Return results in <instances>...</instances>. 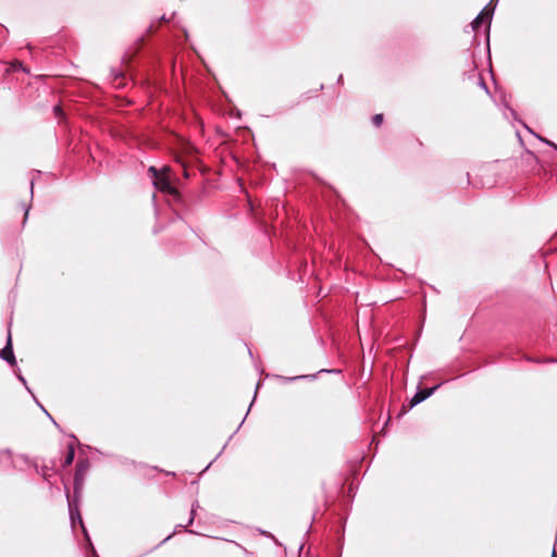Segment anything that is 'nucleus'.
Listing matches in <instances>:
<instances>
[{
  "label": "nucleus",
  "instance_id": "31",
  "mask_svg": "<svg viewBox=\"0 0 557 557\" xmlns=\"http://www.w3.org/2000/svg\"><path fill=\"white\" fill-rule=\"evenodd\" d=\"M251 407H252V403H251V404H249L248 409H247V412H250ZM247 414H248V413H246V416H247Z\"/></svg>",
  "mask_w": 557,
  "mask_h": 557
},
{
  "label": "nucleus",
  "instance_id": "33",
  "mask_svg": "<svg viewBox=\"0 0 557 557\" xmlns=\"http://www.w3.org/2000/svg\"><path fill=\"white\" fill-rule=\"evenodd\" d=\"M213 461H211L208 466H206L205 470L206 471L207 469H209V467L212 465Z\"/></svg>",
  "mask_w": 557,
  "mask_h": 557
},
{
  "label": "nucleus",
  "instance_id": "6",
  "mask_svg": "<svg viewBox=\"0 0 557 557\" xmlns=\"http://www.w3.org/2000/svg\"><path fill=\"white\" fill-rule=\"evenodd\" d=\"M69 516H70V521H71V524L72 527L74 528L76 522H78L82 527V530L84 532V535H85V539L87 541H89V534L84 525V522H83V519H82V515H81V511H79V508H69Z\"/></svg>",
  "mask_w": 557,
  "mask_h": 557
},
{
  "label": "nucleus",
  "instance_id": "1",
  "mask_svg": "<svg viewBox=\"0 0 557 557\" xmlns=\"http://www.w3.org/2000/svg\"><path fill=\"white\" fill-rule=\"evenodd\" d=\"M443 383L436 384L432 387H420L418 386L416 394L411 397L409 401L408 408L404 407L401 410V414L406 413L408 410L412 409L420 403L426 400L429 397H431L441 386Z\"/></svg>",
  "mask_w": 557,
  "mask_h": 557
},
{
  "label": "nucleus",
  "instance_id": "3",
  "mask_svg": "<svg viewBox=\"0 0 557 557\" xmlns=\"http://www.w3.org/2000/svg\"><path fill=\"white\" fill-rule=\"evenodd\" d=\"M65 495L67 499V507L69 508H79L81 499H82V492L83 486H79V482L77 484H73V494L71 495L67 487L65 486Z\"/></svg>",
  "mask_w": 557,
  "mask_h": 557
},
{
  "label": "nucleus",
  "instance_id": "18",
  "mask_svg": "<svg viewBox=\"0 0 557 557\" xmlns=\"http://www.w3.org/2000/svg\"><path fill=\"white\" fill-rule=\"evenodd\" d=\"M506 109L510 112V114L513 116L515 120H518L517 113L512 108H510L508 104H506Z\"/></svg>",
  "mask_w": 557,
  "mask_h": 557
},
{
  "label": "nucleus",
  "instance_id": "21",
  "mask_svg": "<svg viewBox=\"0 0 557 557\" xmlns=\"http://www.w3.org/2000/svg\"><path fill=\"white\" fill-rule=\"evenodd\" d=\"M480 85H481V87H482V88H484V89H485V91H486V92H488L487 86H486V84L484 83L483 78H480Z\"/></svg>",
  "mask_w": 557,
  "mask_h": 557
},
{
  "label": "nucleus",
  "instance_id": "12",
  "mask_svg": "<svg viewBox=\"0 0 557 557\" xmlns=\"http://www.w3.org/2000/svg\"><path fill=\"white\" fill-rule=\"evenodd\" d=\"M53 113H54L55 117H58L60 120L64 117L63 109L59 104L53 107Z\"/></svg>",
  "mask_w": 557,
  "mask_h": 557
},
{
  "label": "nucleus",
  "instance_id": "5",
  "mask_svg": "<svg viewBox=\"0 0 557 557\" xmlns=\"http://www.w3.org/2000/svg\"><path fill=\"white\" fill-rule=\"evenodd\" d=\"M153 186L163 193L171 194L176 196V189L173 187L171 181L166 176H159L157 180H153Z\"/></svg>",
  "mask_w": 557,
  "mask_h": 557
},
{
  "label": "nucleus",
  "instance_id": "27",
  "mask_svg": "<svg viewBox=\"0 0 557 557\" xmlns=\"http://www.w3.org/2000/svg\"><path fill=\"white\" fill-rule=\"evenodd\" d=\"M70 437L74 441V442H77V437L74 435V434H71Z\"/></svg>",
  "mask_w": 557,
  "mask_h": 557
},
{
  "label": "nucleus",
  "instance_id": "22",
  "mask_svg": "<svg viewBox=\"0 0 557 557\" xmlns=\"http://www.w3.org/2000/svg\"><path fill=\"white\" fill-rule=\"evenodd\" d=\"M29 189H30V197L33 198V194H34V191H33V189H34V181H30V187H29Z\"/></svg>",
  "mask_w": 557,
  "mask_h": 557
},
{
  "label": "nucleus",
  "instance_id": "2",
  "mask_svg": "<svg viewBox=\"0 0 557 557\" xmlns=\"http://www.w3.org/2000/svg\"><path fill=\"white\" fill-rule=\"evenodd\" d=\"M0 358L10 366L16 364V358L13 350L11 330H8V337L4 347L0 351Z\"/></svg>",
  "mask_w": 557,
  "mask_h": 557
},
{
  "label": "nucleus",
  "instance_id": "29",
  "mask_svg": "<svg viewBox=\"0 0 557 557\" xmlns=\"http://www.w3.org/2000/svg\"><path fill=\"white\" fill-rule=\"evenodd\" d=\"M251 407H252V403H251V404H249L248 409H247V412H250ZM247 414H248V413H246V416H247Z\"/></svg>",
  "mask_w": 557,
  "mask_h": 557
},
{
  "label": "nucleus",
  "instance_id": "30",
  "mask_svg": "<svg viewBox=\"0 0 557 557\" xmlns=\"http://www.w3.org/2000/svg\"><path fill=\"white\" fill-rule=\"evenodd\" d=\"M251 407H252V403H251V404H249L248 409H247V412H250ZM247 414H248V413H246V416H247Z\"/></svg>",
  "mask_w": 557,
  "mask_h": 557
},
{
  "label": "nucleus",
  "instance_id": "34",
  "mask_svg": "<svg viewBox=\"0 0 557 557\" xmlns=\"http://www.w3.org/2000/svg\"><path fill=\"white\" fill-rule=\"evenodd\" d=\"M87 542L90 544L91 549H95V546H92L91 541L89 540V541H87Z\"/></svg>",
  "mask_w": 557,
  "mask_h": 557
},
{
  "label": "nucleus",
  "instance_id": "7",
  "mask_svg": "<svg viewBox=\"0 0 557 557\" xmlns=\"http://www.w3.org/2000/svg\"><path fill=\"white\" fill-rule=\"evenodd\" d=\"M273 376L283 383L304 381V380L314 381L317 379V374H301V375H295V376H284V375L275 374Z\"/></svg>",
  "mask_w": 557,
  "mask_h": 557
},
{
  "label": "nucleus",
  "instance_id": "16",
  "mask_svg": "<svg viewBox=\"0 0 557 557\" xmlns=\"http://www.w3.org/2000/svg\"><path fill=\"white\" fill-rule=\"evenodd\" d=\"M537 138H539L541 141H543V143H545L546 145H548L549 147H553V148L557 151V145H556L555 143H553V141H550V140L546 139V138H543V137H541V136H537Z\"/></svg>",
  "mask_w": 557,
  "mask_h": 557
},
{
  "label": "nucleus",
  "instance_id": "15",
  "mask_svg": "<svg viewBox=\"0 0 557 557\" xmlns=\"http://www.w3.org/2000/svg\"><path fill=\"white\" fill-rule=\"evenodd\" d=\"M148 173H150V174H151V176L153 177V180H157V177H159V176H160V175H159V172H158V170H157V168H156V166H153V165L149 166V169H148Z\"/></svg>",
  "mask_w": 557,
  "mask_h": 557
},
{
  "label": "nucleus",
  "instance_id": "23",
  "mask_svg": "<svg viewBox=\"0 0 557 557\" xmlns=\"http://www.w3.org/2000/svg\"><path fill=\"white\" fill-rule=\"evenodd\" d=\"M174 532L171 533L170 535H168L162 542L161 544L165 543L166 541H169L172 536H173Z\"/></svg>",
  "mask_w": 557,
  "mask_h": 557
},
{
  "label": "nucleus",
  "instance_id": "8",
  "mask_svg": "<svg viewBox=\"0 0 557 557\" xmlns=\"http://www.w3.org/2000/svg\"><path fill=\"white\" fill-rule=\"evenodd\" d=\"M74 458H75V447H74V443H70L67 445V451H66V455L63 459V462H62V467L63 468H66L69 466H71L74 461Z\"/></svg>",
  "mask_w": 557,
  "mask_h": 557
},
{
  "label": "nucleus",
  "instance_id": "38",
  "mask_svg": "<svg viewBox=\"0 0 557 557\" xmlns=\"http://www.w3.org/2000/svg\"><path fill=\"white\" fill-rule=\"evenodd\" d=\"M96 557H98V556H96Z\"/></svg>",
  "mask_w": 557,
  "mask_h": 557
},
{
  "label": "nucleus",
  "instance_id": "11",
  "mask_svg": "<svg viewBox=\"0 0 557 557\" xmlns=\"http://www.w3.org/2000/svg\"><path fill=\"white\" fill-rule=\"evenodd\" d=\"M383 120H384L383 114L382 113H377V114L373 115L372 123H373L374 126L379 127V126L382 125Z\"/></svg>",
  "mask_w": 557,
  "mask_h": 557
},
{
  "label": "nucleus",
  "instance_id": "35",
  "mask_svg": "<svg viewBox=\"0 0 557 557\" xmlns=\"http://www.w3.org/2000/svg\"><path fill=\"white\" fill-rule=\"evenodd\" d=\"M160 20H161V21H165V16H164V15H162V16L160 17Z\"/></svg>",
  "mask_w": 557,
  "mask_h": 557
},
{
  "label": "nucleus",
  "instance_id": "26",
  "mask_svg": "<svg viewBox=\"0 0 557 557\" xmlns=\"http://www.w3.org/2000/svg\"><path fill=\"white\" fill-rule=\"evenodd\" d=\"M245 419L240 422V424H238V428L236 429V431L234 432V434L239 430V428H242L243 423H244Z\"/></svg>",
  "mask_w": 557,
  "mask_h": 557
},
{
  "label": "nucleus",
  "instance_id": "20",
  "mask_svg": "<svg viewBox=\"0 0 557 557\" xmlns=\"http://www.w3.org/2000/svg\"><path fill=\"white\" fill-rule=\"evenodd\" d=\"M0 454H7V455L9 456V458H11V457H12V450H11V449H9V448H7V449H4V450H1V451H0Z\"/></svg>",
  "mask_w": 557,
  "mask_h": 557
},
{
  "label": "nucleus",
  "instance_id": "4",
  "mask_svg": "<svg viewBox=\"0 0 557 557\" xmlns=\"http://www.w3.org/2000/svg\"><path fill=\"white\" fill-rule=\"evenodd\" d=\"M89 468V460L87 458L79 459L76 463L75 473H74V484L79 482V486L84 487L85 474Z\"/></svg>",
  "mask_w": 557,
  "mask_h": 557
},
{
  "label": "nucleus",
  "instance_id": "9",
  "mask_svg": "<svg viewBox=\"0 0 557 557\" xmlns=\"http://www.w3.org/2000/svg\"><path fill=\"white\" fill-rule=\"evenodd\" d=\"M198 506H199L198 502H195L191 505L190 516H189V519L187 520V524L186 525L177 524L176 528H184L186 532L191 533V534H197L195 531L188 530L186 528L194 523V520H195V517H196V507H198Z\"/></svg>",
  "mask_w": 557,
  "mask_h": 557
},
{
  "label": "nucleus",
  "instance_id": "25",
  "mask_svg": "<svg viewBox=\"0 0 557 557\" xmlns=\"http://www.w3.org/2000/svg\"><path fill=\"white\" fill-rule=\"evenodd\" d=\"M343 79H344V78H343V75L341 74V75L338 76V78H337V84H342V83H343Z\"/></svg>",
  "mask_w": 557,
  "mask_h": 557
},
{
  "label": "nucleus",
  "instance_id": "36",
  "mask_svg": "<svg viewBox=\"0 0 557 557\" xmlns=\"http://www.w3.org/2000/svg\"><path fill=\"white\" fill-rule=\"evenodd\" d=\"M549 361H550V362H557V360H556V359H550Z\"/></svg>",
  "mask_w": 557,
  "mask_h": 557
},
{
  "label": "nucleus",
  "instance_id": "10",
  "mask_svg": "<svg viewBox=\"0 0 557 557\" xmlns=\"http://www.w3.org/2000/svg\"><path fill=\"white\" fill-rule=\"evenodd\" d=\"M32 396L37 404V406L47 414V417L52 421V423L60 429V425L55 422V420L52 418V416L45 409V407L39 403V400L35 397V395L32 393Z\"/></svg>",
  "mask_w": 557,
  "mask_h": 557
},
{
  "label": "nucleus",
  "instance_id": "28",
  "mask_svg": "<svg viewBox=\"0 0 557 557\" xmlns=\"http://www.w3.org/2000/svg\"><path fill=\"white\" fill-rule=\"evenodd\" d=\"M20 457H21L24 461H27V460H28V457H27V456H25V455H21Z\"/></svg>",
  "mask_w": 557,
  "mask_h": 557
},
{
  "label": "nucleus",
  "instance_id": "14",
  "mask_svg": "<svg viewBox=\"0 0 557 557\" xmlns=\"http://www.w3.org/2000/svg\"><path fill=\"white\" fill-rule=\"evenodd\" d=\"M321 373H334V374H339L342 373V370L341 369H321L319 370L315 374L317 376Z\"/></svg>",
  "mask_w": 557,
  "mask_h": 557
},
{
  "label": "nucleus",
  "instance_id": "17",
  "mask_svg": "<svg viewBox=\"0 0 557 557\" xmlns=\"http://www.w3.org/2000/svg\"><path fill=\"white\" fill-rule=\"evenodd\" d=\"M537 138H539L541 141H543V143H545L546 145H548L549 147H553V148L557 151V145H556L555 143H553V141H550V140L546 139V138H543V137H541V136H537Z\"/></svg>",
  "mask_w": 557,
  "mask_h": 557
},
{
  "label": "nucleus",
  "instance_id": "13",
  "mask_svg": "<svg viewBox=\"0 0 557 557\" xmlns=\"http://www.w3.org/2000/svg\"><path fill=\"white\" fill-rule=\"evenodd\" d=\"M15 375L17 377V380L25 386V388L32 394V391L30 388L28 387L27 385V381L26 379L21 374V372H15Z\"/></svg>",
  "mask_w": 557,
  "mask_h": 557
},
{
  "label": "nucleus",
  "instance_id": "37",
  "mask_svg": "<svg viewBox=\"0 0 557 557\" xmlns=\"http://www.w3.org/2000/svg\"><path fill=\"white\" fill-rule=\"evenodd\" d=\"M553 557H555V552L553 553Z\"/></svg>",
  "mask_w": 557,
  "mask_h": 557
},
{
  "label": "nucleus",
  "instance_id": "32",
  "mask_svg": "<svg viewBox=\"0 0 557 557\" xmlns=\"http://www.w3.org/2000/svg\"><path fill=\"white\" fill-rule=\"evenodd\" d=\"M260 384H261V382H258V383H257V386H256V393H255V395L257 394V391H258V388H259Z\"/></svg>",
  "mask_w": 557,
  "mask_h": 557
},
{
  "label": "nucleus",
  "instance_id": "19",
  "mask_svg": "<svg viewBox=\"0 0 557 557\" xmlns=\"http://www.w3.org/2000/svg\"><path fill=\"white\" fill-rule=\"evenodd\" d=\"M24 209H25V213H24V221H23V224H25V223H26V221H27L28 212H29L30 207H29V206H27V207H25Z\"/></svg>",
  "mask_w": 557,
  "mask_h": 557
},
{
  "label": "nucleus",
  "instance_id": "24",
  "mask_svg": "<svg viewBox=\"0 0 557 557\" xmlns=\"http://www.w3.org/2000/svg\"><path fill=\"white\" fill-rule=\"evenodd\" d=\"M519 122H520V123H521V124L527 128V131H529L530 133H533V132L531 131V128H530L528 125H525L522 121H519Z\"/></svg>",
  "mask_w": 557,
  "mask_h": 557
}]
</instances>
